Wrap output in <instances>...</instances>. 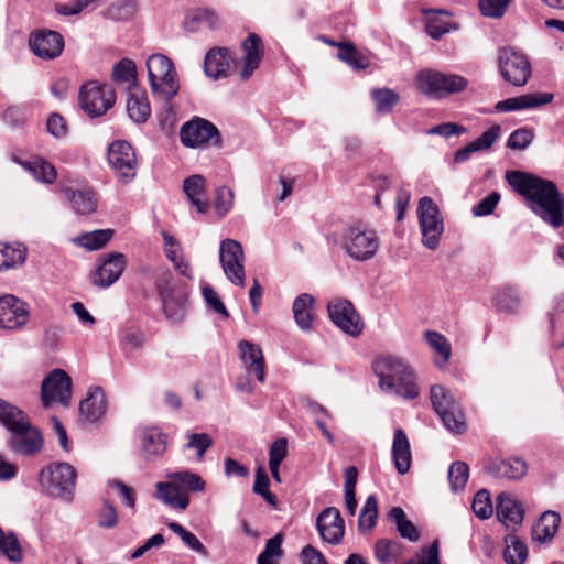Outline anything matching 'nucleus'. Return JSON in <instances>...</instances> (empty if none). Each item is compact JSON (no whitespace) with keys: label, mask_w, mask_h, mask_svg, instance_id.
Wrapping results in <instances>:
<instances>
[{"label":"nucleus","mask_w":564,"mask_h":564,"mask_svg":"<svg viewBox=\"0 0 564 564\" xmlns=\"http://www.w3.org/2000/svg\"><path fill=\"white\" fill-rule=\"evenodd\" d=\"M506 180L544 223L555 229L564 226V195L555 183L520 171L507 172Z\"/></svg>","instance_id":"obj_1"},{"label":"nucleus","mask_w":564,"mask_h":564,"mask_svg":"<svg viewBox=\"0 0 564 564\" xmlns=\"http://www.w3.org/2000/svg\"><path fill=\"white\" fill-rule=\"evenodd\" d=\"M9 443L13 452L30 456L42 449L44 440L41 432L31 425L28 417L11 431Z\"/></svg>","instance_id":"obj_17"},{"label":"nucleus","mask_w":564,"mask_h":564,"mask_svg":"<svg viewBox=\"0 0 564 564\" xmlns=\"http://www.w3.org/2000/svg\"><path fill=\"white\" fill-rule=\"evenodd\" d=\"M499 72L503 79L513 86H523L531 76V65L527 56L513 47H503L498 53Z\"/></svg>","instance_id":"obj_12"},{"label":"nucleus","mask_w":564,"mask_h":564,"mask_svg":"<svg viewBox=\"0 0 564 564\" xmlns=\"http://www.w3.org/2000/svg\"><path fill=\"white\" fill-rule=\"evenodd\" d=\"M417 218L423 246L435 250L444 232V220L438 206L431 197L424 196L419 200Z\"/></svg>","instance_id":"obj_9"},{"label":"nucleus","mask_w":564,"mask_h":564,"mask_svg":"<svg viewBox=\"0 0 564 564\" xmlns=\"http://www.w3.org/2000/svg\"><path fill=\"white\" fill-rule=\"evenodd\" d=\"M72 398V378L62 369H54L43 379L41 399L45 408L53 403L67 406Z\"/></svg>","instance_id":"obj_15"},{"label":"nucleus","mask_w":564,"mask_h":564,"mask_svg":"<svg viewBox=\"0 0 564 564\" xmlns=\"http://www.w3.org/2000/svg\"><path fill=\"white\" fill-rule=\"evenodd\" d=\"M126 265L122 253L112 252L98 265L93 275V283L100 288H108L113 284L122 274Z\"/></svg>","instance_id":"obj_22"},{"label":"nucleus","mask_w":564,"mask_h":564,"mask_svg":"<svg viewBox=\"0 0 564 564\" xmlns=\"http://www.w3.org/2000/svg\"><path fill=\"white\" fill-rule=\"evenodd\" d=\"M167 478L174 481L180 488L185 490L198 492L205 489V481L203 478L189 470L174 471L167 475Z\"/></svg>","instance_id":"obj_42"},{"label":"nucleus","mask_w":564,"mask_h":564,"mask_svg":"<svg viewBox=\"0 0 564 564\" xmlns=\"http://www.w3.org/2000/svg\"><path fill=\"white\" fill-rule=\"evenodd\" d=\"M180 138L182 144L187 148L205 145L220 148L223 145L218 128L210 121L199 117L193 118L181 127Z\"/></svg>","instance_id":"obj_10"},{"label":"nucleus","mask_w":564,"mask_h":564,"mask_svg":"<svg viewBox=\"0 0 564 564\" xmlns=\"http://www.w3.org/2000/svg\"><path fill=\"white\" fill-rule=\"evenodd\" d=\"M431 402L447 430L457 434L466 430L462 408L445 387L435 384L431 388Z\"/></svg>","instance_id":"obj_8"},{"label":"nucleus","mask_w":564,"mask_h":564,"mask_svg":"<svg viewBox=\"0 0 564 564\" xmlns=\"http://www.w3.org/2000/svg\"><path fill=\"white\" fill-rule=\"evenodd\" d=\"M163 238L164 253L166 258L173 263L174 269L183 276L192 279V269L187 261H185L182 253V246L180 241L170 235L167 231L161 232Z\"/></svg>","instance_id":"obj_31"},{"label":"nucleus","mask_w":564,"mask_h":564,"mask_svg":"<svg viewBox=\"0 0 564 564\" xmlns=\"http://www.w3.org/2000/svg\"><path fill=\"white\" fill-rule=\"evenodd\" d=\"M112 79L118 84H127L128 87L137 83V66L134 62L128 58L121 59L113 66Z\"/></svg>","instance_id":"obj_48"},{"label":"nucleus","mask_w":564,"mask_h":564,"mask_svg":"<svg viewBox=\"0 0 564 564\" xmlns=\"http://www.w3.org/2000/svg\"><path fill=\"white\" fill-rule=\"evenodd\" d=\"M206 180L199 174H194L183 182V191L186 194L188 202L196 207L200 214L207 213L209 203L206 198L205 191Z\"/></svg>","instance_id":"obj_30"},{"label":"nucleus","mask_w":564,"mask_h":564,"mask_svg":"<svg viewBox=\"0 0 564 564\" xmlns=\"http://www.w3.org/2000/svg\"><path fill=\"white\" fill-rule=\"evenodd\" d=\"M39 482L47 496L70 502L76 486V470L68 463H53L41 469Z\"/></svg>","instance_id":"obj_4"},{"label":"nucleus","mask_w":564,"mask_h":564,"mask_svg":"<svg viewBox=\"0 0 564 564\" xmlns=\"http://www.w3.org/2000/svg\"><path fill=\"white\" fill-rule=\"evenodd\" d=\"M232 57L228 48H212L205 56L204 69L208 77H226L231 68Z\"/></svg>","instance_id":"obj_25"},{"label":"nucleus","mask_w":564,"mask_h":564,"mask_svg":"<svg viewBox=\"0 0 564 564\" xmlns=\"http://www.w3.org/2000/svg\"><path fill=\"white\" fill-rule=\"evenodd\" d=\"M332 322L347 335L357 337L364 329V323L352 303L345 299H333L327 305Z\"/></svg>","instance_id":"obj_16"},{"label":"nucleus","mask_w":564,"mask_h":564,"mask_svg":"<svg viewBox=\"0 0 564 564\" xmlns=\"http://www.w3.org/2000/svg\"><path fill=\"white\" fill-rule=\"evenodd\" d=\"M378 519V501L373 495L369 496L361 508L358 520L359 530H371Z\"/></svg>","instance_id":"obj_49"},{"label":"nucleus","mask_w":564,"mask_h":564,"mask_svg":"<svg viewBox=\"0 0 564 564\" xmlns=\"http://www.w3.org/2000/svg\"><path fill=\"white\" fill-rule=\"evenodd\" d=\"M29 311L26 304L17 296L6 294L0 296V326L7 329H18L26 324Z\"/></svg>","instance_id":"obj_19"},{"label":"nucleus","mask_w":564,"mask_h":564,"mask_svg":"<svg viewBox=\"0 0 564 564\" xmlns=\"http://www.w3.org/2000/svg\"><path fill=\"white\" fill-rule=\"evenodd\" d=\"M155 487L156 498L163 501L165 505L181 510H185L188 507V495L182 490L174 481H160L155 485Z\"/></svg>","instance_id":"obj_32"},{"label":"nucleus","mask_w":564,"mask_h":564,"mask_svg":"<svg viewBox=\"0 0 564 564\" xmlns=\"http://www.w3.org/2000/svg\"><path fill=\"white\" fill-rule=\"evenodd\" d=\"M499 199L500 194L498 192H491L488 196H486L484 199H481L477 205L473 207L474 216L479 217L492 214Z\"/></svg>","instance_id":"obj_62"},{"label":"nucleus","mask_w":564,"mask_h":564,"mask_svg":"<svg viewBox=\"0 0 564 564\" xmlns=\"http://www.w3.org/2000/svg\"><path fill=\"white\" fill-rule=\"evenodd\" d=\"M212 445L213 438L207 433H192L187 435L186 447L195 449L199 460Z\"/></svg>","instance_id":"obj_57"},{"label":"nucleus","mask_w":564,"mask_h":564,"mask_svg":"<svg viewBox=\"0 0 564 564\" xmlns=\"http://www.w3.org/2000/svg\"><path fill=\"white\" fill-rule=\"evenodd\" d=\"M24 170L40 182L51 184L56 180L55 167L42 158H35L31 161L15 160Z\"/></svg>","instance_id":"obj_38"},{"label":"nucleus","mask_w":564,"mask_h":564,"mask_svg":"<svg viewBox=\"0 0 564 564\" xmlns=\"http://www.w3.org/2000/svg\"><path fill=\"white\" fill-rule=\"evenodd\" d=\"M119 518L116 507L105 500L102 507L97 511V523L100 528L111 529L118 524Z\"/></svg>","instance_id":"obj_56"},{"label":"nucleus","mask_w":564,"mask_h":564,"mask_svg":"<svg viewBox=\"0 0 564 564\" xmlns=\"http://www.w3.org/2000/svg\"><path fill=\"white\" fill-rule=\"evenodd\" d=\"M402 544L390 539H380L375 545V557L380 564H392L402 554Z\"/></svg>","instance_id":"obj_40"},{"label":"nucleus","mask_w":564,"mask_h":564,"mask_svg":"<svg viewBox=\"0 0 564 564\" xmlns=\"http://www.w3.org/2000/svg\"><path fill=\"white\" fill-rule=\"evenodd\" d=\"M242 50L245 52V58L240 76L242 79H248L259 67L263 56L260 36L256 33H250L242 42Z\"/></svg>","instance_id":"obj_27"},{"label":"nucleus","mask_w":564,"mask_h":564,"mask_svg":"<svg viewBox=\"0 0 564 564\" xmlns=\"http://www.w3.org/2000/svg\"><path fill=\"white\" fill-rule=\"evenodd\" d=\"M147 69L152 94L167 102L171 101L180 90L173 62L163 54H152L147 59Z\"/></svg>","instance_id":"obj_3"},{"label":"nucleus","mask_w":564,"mask_h":564,"mask_svg":"<svg viewBox=\"0 0 564 564\" xmlns=\"http://www.w3.org/2000/svg\"><path fill=\"white\" fill-rule=\"evenodd\" d=\"M203 296L207 305L215 313L220 314L224 318H227L229 316L228 311L226 310L223 301L218 296L217 292L210 285H205L203 288Z\"/></svg>","instance_id":"obj_61"},{"label":"nucleus","mask_w":564,"mask_h":564,"mask_svg":"<svg viewBox=\"0 0 564 564\" xmlns=\"http://www.w3.org/2000/svg\"><path fill=\"white\" fill-rule=\"evenodd\" d=\"M510 0H479V8L484 15L500 18L503 15Z\"/></svg>","instance_id":"obj_60"},{"label":"nucleus","mask_w":564,"mask_h":564,"mask_svg":"<svg viewBox=\"0 0 564 564\" xmlns=\"http://www.w3.org/2000/svg\"><path fill=\"white\" fill-rule=\"evenodd\" d=\"M65 195L76 214L88 215L96 212L97 197L91 189H66Z\"/></svg>","instance_id":"obj_36"},{"label":"nucleus","mask_w":564,"mask_h":564,"mask_svg":"<svg viewBox=\"0 0 564 564\" xmlns=\"http://www.w3.org/2000/svg\"><path fill=\"white\" fill-rule=\"evenodd\" d=\"M142 451L147 459L161 456L166 449V434L159 427H147L141 434Z\"/></svg>","instance_id":"obj_34"},{"label":"nucleus","mask_w":564,"mask_h":564,"mask_svg":"<svg viewBox=\"0 0 564 564\" xmlns=\"http://www.w3.org/2000/svg\"><path fill=\"white\" fill-rule=\"evenodd\" d=\"M154 283L166 317L175 322L181 321L187 297L184 284L176 282L167 268L158 270Z\"/></svg>","instance_id":"obj_5"},{"label":"nucleus","mask_w":564,"mask_h":564,"mask_svg":"<svg viewBox=\"0 0 564 564\" xmlns=\"http://www.w3.org/2000/svg\"><path fill=\"white\" fill-rule=\"evenodd\" d=\"M343 247L352 259L366 261L376 254L379 241L373 230L361 226H351L344 234Z\"/></svg>","instance_id":"obj_11"},{"label":"nucleus","mask_w":564,"mask_h":564,"mask_svg":"<svg viewBox=\"0 0 564 564\" xmlns=\"http://www.w3.org/2000/svg\"><path fill=\"white\" fill-rule=\"evenodd\" d=\"M561 517L555 511H545L532 527V539L540 543L550 542L558 530Z\"/></svg>","instance_id":"obj_33"},{"label":"nucleus","mask_w":564,"mask_h":564,"mask_svg":"<svg viewBox=\"0 0 564 564\" xmlns=\"http://www.w3.org/2000/svg\"><path fill=\"white\" fill-rule=\"evenodd\" d=\"M112 234L113 231L111 229H99L82 234L75 237L73 241L87 250H97L102 248L111 239Z\"/></svg>","instance_id":"obj_41"},{"label":"nucleus","mask_w":564,"mask_h":564,"mask_svg":"<svg viewBox=\"0 0 564 564\" xmlns=\"http://www.w3.org/2000/svg\"><path fill=\"white\" fill-rule=\"evenodd\" d=\"M127 112L135 123H144L151 116V106L145 93H131L127 100Z\"/></svg>","instance_id":"obj_37"},{"label":"nucleus","mask_w":564,"mask_h":564,"mask_svg":"<svg viewBox=\"0 0 564 564\" xmlns=\"http://www.w3.org/2000/svg\"><path fill=\"white\" fill-rule=\"evenodd\" d=\"M108 162L121 183L128 184L134 180L138 160L129 142L124 140L112 142L108 150Z\"/></svg>","instance_id":"obj_13"},{"label":"nucleus","mask_w":564,"mask_h":564,"mask_svg":"<svg viewBox=\"0 0 564 564\" xmlns=\"http://www.w3.org/2000/svg\"><path fill=\"white\" fill-rule=\"evenodd\" d=\"M0 554L13 563H20L22 561V549L15 534H3L0 541Z\"/></svg>","instance_id":"obj_50"},{"label":"nucleus","mask_w":564,"mask_h":564,"mask_svg":"<svg viewBox=\"0 0 564 564\" xmlns=\"http://www.w3.org/2000/svg\"><path fill=\"white\" fill-rule=\"evenodd\" d=\"M371 97L379 113H389L400 101V96L389 88H376L371 90Z\"/></svg>","instance_id":"obj_46"},{"label":"nucleus","mask_w":564,"mask_h":564,"mask_svg":"<svg viewBox=\"0 0 564 564\" xmlns=\"http://www.w3.org/2000/svg\"><path fill=\"white\" fill-rule=\"evenodd\" d=\"M316 528L323 541L332 545L339 544L345 534L344 520L335 507H327L318 514Z\"/></svg>","instance_id":"obj_18"},{"label":"nucleus","mask_w":564,"mask_h":564,"mask_svg":"<svg viewBox=\"0 0 564 564\" xmlns=\"http://www.w3.org/2000/svg\"><path fill=\"white\" fill-rule=\"evenodd\" d=\"M108 485L117 490L118 495L122 498L123 503L127 507L134 510L137 499L133 488L127 486L126 484L117 479L110 480Z\"/></svg>","instance_id":"obj_63"},{"label":"nucleus","mask_w":564,"mask_h":564,"mask_svg":"<svg viewBox=\"0 0 564 564\" xmlns=\"http://www.w3.org/2000/svg\"><path fill=\"white\" fill-rule=\"evenodd\" d=\"M169 528L177 534L186 546L191 550L196 551L203 555H207V550L203 545V543L198 540V538L192 532L187 531L184 527H182L177 522L169 523Z\"/></svg>","instance_id":"obj_54"},{"label":"nucleus","mask_w":564,"mask_h":564,"mask_svg":"<svg viewBox=\"0 0 564 564\" xmlns=\"http://www.w3.org/2000/svg\"><path fill=\"white\" fill-rule=\"evenodd\" d=\"M315 300L308 293H302L297 297H295L292 312L295 319L296 325L302 330L312 329L313 323V308H314Z\"/></svg>","instance_id":"obj_35"},{"label":"nucleus","mask_w":564,"mask_h":564,"mask_svg":"<svg viewBox=\"0 0 564 564\" xmlns=\"http://www.w3.org/2000/svg\"><path fill=\"white\" fill-rule=\"evenodd\" d=\"M219 260L227 279L235 285H245V253L240 242L224 239L220 242Z\"/></svg>","instance_id":"obj_14"},{"label":"nucleus","mask_w":564,"mask_h":564,"mask_svg":"<svg viewBox=\"0 0 564 564\" xmlns=\"http://www.w3.org/2000/svg\"><path fill=\"white\" fill-rule=\"evenodd\" d=\"M532 140V130L527 128H520L510 134L507 145L514 150H524L531 144Z\"/></svg>","instance_id":"obj_59"},{"label":"nucleus","mask_w":564,"mask_h":564,"mask_svg":"<svg viewBox=\"0 0 564 564\" xmlns=\"http://www.w3.org/2000/svg\"><path fill=\"white\" fill-rule=\"evenodd\" d=\"M30 47L37 57L53 59L63 52L64 39L56 31L41 30L31 35Z\"/></svg>","instance_id":"obj_20"},{"label":"nucleus","mask_w":564,"mask_h":564,"mask_svg":"<svg viewBox=\"0 0 564 564\" xmlns=\"http://www.w3.org/2000/svg\"><path fill=\"white\" fill-rule=\"evenodd\" d=\"M553 95L549 93L543 94H527L514 98H508L498 101L495 109L499 112L516 111L522 109L535 108L539 106L551 102Z\"/></svg>","instance_id":"obj_26"},{"label":"nucleus","mask_w":564,"mask_h":564,"mask_svg":"<svg viewBox=\"0 0 564 564\" xmlns=\"http://www.w3.org/2000/svg\"><path fill=\"white\" fill-rule=\"evenodd\" d=\"M288 455L286 438H279L272 443L269 451V465H280Z\"/></svg>","instance_id":"obj_64"},{"label":"nucleus","mask_w":564,"mask_h":564,"mask_svg":"<svg viewBox=\"0 0 564 564\" xmlns=\"http://www.w3.org/2000/svg\"><path fill=\"white\" fill-rule=\"evenodd\" d=\"M471 508L479 519H489L494 512L489 491L486 489L479 490L474 497Z\"/></svg>","instance_id":"obj_53"},{"label":"nucleus","mask_w":564,"mask_h":564,"mask_svg":"<svg viewBox=\"0 0 564 564\" xmlns=\"http://www.w3.org/2000/svg\"><path fill=\"white\" fill-rule=\"evenodd\" d=\"M26 251L18 246L12 247L0 242V271L8 270L18 264H22L25 260Z\"/></svg>","instance_id":"obj_45"},{"label":"nucleus","mask_w":564,"mask_h":564,"mask_svg":"<svg viewBox=\"0 0 564 564\" xmlns=\"http://www.w3.org/2000/svg\"><path fill=\"white\" fill-rule=\"evenodd\" d=\"M496 305L506 313H516L520 307V299L516 290L505 288L496 295Z\"/></svg>","instance_id":"obj_51"},{"label":"nucleus","mask_w":564,"mask_h":564,"mask_svg":"<svg viewBox=\"0 0 564 564\" xmlns=\"http://www.w3.org/2000/svg\"><path fill=\"white\" fill-rule=\"evenodd\" d=\"M26 419L28 415L22 410L8 401L0 399V423H2L10 432Z\"/></svg>","instance_id":"obj_47"},{"label":"nucleus","mask_w":564,"mask_h":564,"mask_svg":"<svg viewBox=\"0 0 564 564\" xmlns=\"http://www.w3.org/2000/svg\"><path fill=\"white\" fill-rule=\"evenodd\" d=\"M425 339L429 345L441 355L443 364H446L451 357V345L445 336L437 332L427 330L425 333Z\"/></svg>","instance_id":"obj_55"},{"label":"nucleus","mask_w":564,"mask_h":564,"mask_svg":"<svg viewBox=\"0 0 564 564\" xmlns=\"http://www.w3.org/2000/svg\"><path fill=\"white\" fill-rule=\"evenodd\" d=\"M234 204V192L226 186H221L216 189L215 209L220 215H226L232 207Z\"/></svg>","instance_id":"obj_58"},{"label":"nucleus","mask_w":564,"mask_h":564,"mask_svg":"<svg viewBox=\"0 0 564 564\" xmlns=\"http://www.w3.org/2000/svg\"><path fill=\"white\" fill-rule=\"evenodd\" d=\"M392 459L399 474L409 471L412 462L410 442L402 429H395L392 442Z\"/></svg>","instance_id":"obj_28"},{"label":"nucleus","mask_w":564,"mask_h":564,"mask_svg":"<svg viewBox=\"0 0 564 564\" xmlns=\"http://www.w3.org/2000/svg\"><path fill=\"white\" fill-rule=\"evenodd\" d=\"M415 85L424 95L443 98L447 95L465 90L468 86V80L457 74L423 69L416 74Z\"/></svg>","instance_id":"obj_6"},{"label":"nucleus","mask_w":564,"mask_h":564,"mask_svg":"<svg viewBox=\"0 0 564 564\" xmlns=\"http://www.w3.org/2000/svg\"><path fill=\"white\" fill-rule=\"evenodd\" d=\"M106 397L101 388L89 391L88 397L79 404L80 416L88 423H95L106 413Z\"/></svg>","instance_id":"obj_29"},{"label":"nucleus","mask_w":564,"mask_h":564,"mask_svg":"<svg viewBox=\"0 0 564 564\" xmlns=\"http://www.w3.org/2000/svg\"><path fill=\"white\" fill-rule=\"evenodd\" d=\"M240 359L248 372H254L260 382L265 380V364L261 348L248 340H240L238 344Z\"/></svg>","instance_id":"obj_24"},{"label":"nucleus","mask_w":564,"mask_h":564,"mask_svg":"<svg viewBox=\"0 0 564 564\" xmlns=\"http://www.w3.org/2000/svg\"><path fill=\"white\" fill-rule=\"evenodd\" d=\"M524 508L518 497L511 492L497 496V518L507 528H516L523 521Z\"/></svg>","instance_id":"obj_21"},{"label":"nucleus","mask_w":564,"mask_h":564,"mask_svg":"<svg viewBox=\"0 0 564 564\" xmlns=\"http://www.w3.org/2000/svg\"><path fill=\"white\" fill-rule=\"evenodd\" d=\"M79 106L90 118L104 116L116 102V93L111 86L98 80L85 83L78 95Z\"/></svg>","instance_id":"obj_7"},{"label":"nucleus","mask_w":564,"mask_h":564,"mask_svg":"<svg viewBox=\"0 0 564 564\" xmlns=\"http://www.w3.org/2000/svg\"><path fill=\"white\" fill-rule=\"evenodd\" d=\"M388 518L395 524V529L401 538L409 540L410 542H416L420 539V533L416 527L406 518L404 510L401 507H393Z\"/></svg>","instance_id":"obj_39"},{"label":"nucleus","mask_w":564,"mask_h":564,"mask_svg":"<svg viewBox=\"0 0 564 564\" xmlns=\"http://www.w3.org/2000/svg\"><path fill=\"white\" fill-rule=\"evenodd\" d=\"M469 477L468 465L464 462H455L448 469V479L453 491L463 489Z\"/></svg>","instance_id":"obj_52"},{"label":"nucleus","mask_w":564,"mask_h":564,"mask_svg":"<svg viewBox=\"0 0 564 564\" xmlns=\"http://www.w3.org/2000/svg\"><path fill=\"white\" fill-rule=\"evenodd\" d=\"M337 57L354 69H366L369 66L368 57L357 51L356 46L351 43L340 45Z\"/></svg>","instance_id":"obj_44"},{"label":"nucleus","mask_w":564,"mask_h":564,"mask_svg":"<svg viewBox=\"0 0 564 564\" xmlns=\"http://www.w3.org/2000/svg\"><path fill=\"white\" fill-rule=\"evenodd\" d=\"M486 471L496 478L517 480L527 474V464L520 458H495L486 465Z\"/></svg>","instance_id":"obj_23"},{"label":"nucleus","mask_w":564,"mask_h":564,"mask_svg":"<svg viewBox=\"0 0 564 564\" xmlns=\"http://www.w3.org/2000/svg\"><path fill=\"white\" fill-rule=\"evenodd\" d=\"M503 556L507 564H523L528 556L527 545L516 535H508Z\"/></svg>","instance_id":"obj_43"},{"label":"nucleus","mask_w":564,"mask_h":564,"mask_svg":"<svg viewBox=\"0 0 564 564\" xmlns=\"http://www.w3.org/2000/svg\"><path fill=\"white\" fill-rule=\"evenodd\" d=\"M372 368L384 392L409 400L419 395L415 375L401 358L392 355L378 357Z\"/></svg>","instance_id":"obj_2"}]
</instances>
